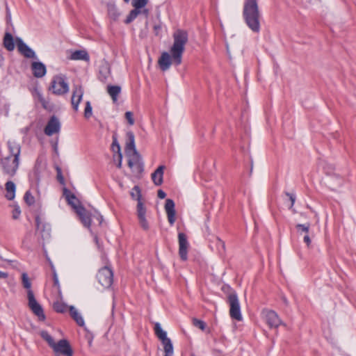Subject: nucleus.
I'll use <instances>...</instances> for the list:
<instances>
[{
  "label": "nucleus",
  "mask_w": 356,
  "mask_h": 356,
  "mask_svg": "<svg viewBox=\"0 0 356 356\" xmlns=\"http://www.w3.org/2000/svg\"><path fill=\"white\" fill-rule=\"evenodd\" d=\"M173 44L170 50L171 56L169 53L163 52L158 60L163 71L168 70L172 63L176 65L181 63L182 54L188 42V34L186 31L179 29L173 33Z\"/></svg>",
  "instance_id": "1"
},
{
  "label": "nucleus",
  "mask_w": 356,
  "mask_h": 356,
  "mask_svg": "<svg viewBox=\"0 0 356 356\" xmlns=\"http://www.w3.org/2000/svg\"><path fill=\"white\" fill-rule=\"evenodd\" d=\"M8 147L10 156L1 158L0 165L4 175L8 177H13L15 175L19 168L21 147L17 143L9 140Z\"/></svg>",
  "instance_id": "2"
},
{
  "label": "nucleus",
  "mask_w": 356,
  "mask_h": 356,
  "mask_svg": "<svg viewBox=\"0 0 356 356\" xmlns=\"http://www.w3.org/2000/svg\"><path fill=\"white\" fill-rule=\"evenodd\" d=\"M127 137L128 141L126 143L125 154L128 158V165L134 172L140 174L143 170V166L140 155L136 149L134 134L128 131Z\"/></svg>",
  "instance_id": "3"
},
{
  "label": "nucleus",
  "mask_w": 356,
  "mask_h": 356,
  "mask_svg": "<svg viewBox=\"0 0 356 356\" xmlns=\"http://www.w3.org/2000/svg\"><path fill=\"white\" fill-rule=\"evenodd\" d=\"M243 17L248 26L254 32L260 30V13L257 0H246L244 3Z\"/></svg>",
  "instance_id": "4"
},
{
  "label": "nucleus",
  "mask_w": 356,
  "mask_h": 356,
  "mask_svg": "<svg viewBox=\"0 0 356 356\" xmlns=\"http://www.w3.org/2000/svg\"><path fill=\"white\" fill-rule=\"evenodd\" d=\"M22 282L23 286L27 289V298L29 301V307L33 313L38 317L40 321L45 319V315L41 305L35 298L34 293L31 290V282L26 273L22 274Z\"/></svg>",
  "instance_id": "5"
},
{
  "label": "nucleus",
  "mask_w": 356,
  "mask_h": 356,
  "mask_svg": "<svg viewBox=\"0 0 356 356\" xmlns=\"http://www.w3.org/2000/svg\"><path fill=\"white\" fill-rule=\"evenodd\" d=\"M227 302L229 305L230 317L238 321L243 319L238 298L235 291H232L227 296Z\"/></svg>",
  "instance_id": "6"
},
{
  "label": "nucleus",
  "mask_w": 356,
  "mask_h": 356,
  "mask_svg": "<svg viewBox=\"0 0 356 356\" xmlns=\"http://www.w3.org/2000/svg\"><path fill=\"white\" fill-rule=\"evenodd\" d=\"M155 334L157 337L161 340L165 355L164 356H172L173 355V346L171 340L167 337L166 332L163 330L161 327V325L159 323H156L154 326Z\"/></svg>",
  "instance_id": "7"
},
{
  "label": "nucleus",
  "mask_w": 356,
  "mask_h": 356,
  "mask_svg": "<svg viewBox=\"0 0 356 356\" xmlns=\"http://www.w3.org/2000/svg\"><path fill=\"white\" fill-rule=\"evenodd\" d=\"M134 190L136 191L137 195V216L138 218L139 224L143 229L147 230L149 229V224L145 218L146 208L145 207L143 203L141 201L140 188L136 186L134 187Z\"/></svg>",
  "instance_id": "8"
},
{
  "label": "nucleus",
  "mask_w": 356,
  "mask_h": 356,
  "mask_svg": "<svg viewBox=\"0 0 356 356\" xmlns=\"http://www.w3.org/2000/svg\"><path fill=\"white\" fill-rule=\"evenodd\" d=\"M49 89L55 95H63L68 92L69 86L64 76L59 75L53 78Z\"/></svg>",
  "instance_id": "9"
},
{
  "label": "nucleus",
  "mask_w": 356,
  "mask_h": 356,
  "mask_svg": "<svg viewBox=\"0 0 356 356\" xmlns=\"http://www.w3.org/2000/svg\"><path fill=\"white\" fill-rule=\"evenodd\" d=\"M97 277L99 284L105 288H108L113 283V272L108 267L100 269Z\"/></svg>",
  "instance_id": "10"
},
{
  "label": "nucleus",
  "mask_w": 356,
  "mask_h": 356,
  "mask_svg": "<svg viewBox=\"0 0 356 356\" xmlns=\"http://www.w3.org/2000/svg\"><path fill=\"white\" fill-rule=\"evenodd\" d=\"M83 88L80 84L73 86L72 95L71 98V104L75 111H79V104L81 102L83 96Z\"/></svg>",
  "instance_id": "11"
},
{
  "label": "nucleus",
  "mask_w": 356,
  "mask_h": 356,
  "mask_svg": "<svg viewBox=\"0 0 356 356\" xmlns=\"http://www.w3.org/2000/svg\"><path fill=\"white\" fill-rule=\"evenodd\" d=\"M262 315L266 320V323L271 328H277L281 325L282 321L276 312L273 310L264 309Z\"/></svg>",
  "instance_id": "12"
},
{
  "label": "nucleus",
  "mask_w": 356,
  "mask_h": 356,
  "mask_svg": "<svg viewBox=\"0 0 356 356\" xmlns=\"http://www.w3.org/2000/svg\"><path fill=\"white\" fill-rule=\"evenodd\" d=\"M178 241L179 257L183 261H186L188 258V249L189 247L186 235L184 233H179Z\"/></svg>",
  "instance_id": "13"
},
{
  "label": "nucleus",
  "mask_w": 356,
  "mask_h": 356,
  "mask_svg": "<svg viewBox=\"0 0 356 356\" xmlns=\"http://www.w3.org/2000/svg\"><path fill=\"white\" fill-rule=\"evenodd\" d=\"M51 348L56 353H60L65 356H72V350L69 342L65 339H61L58 343H55Z\"/></svg>",
  "instance_id": "14"
},
{
  "label": "nucleus",
  "mask_w": 356,
  "mask_h": 356,
  "mask_svg": "<svg viewBox=\"0 0 356 356\" xmlns=\"http://www.w3.org/2000/svg\"><path fill=\"white\" fill-rule=\"evenodd\" d=\"M15 43L18 51L24 57L28 58H37L34 51L32 50L28 45H26L21 38H17L15 39Z\"/></svg>",
  "instance_id": "15"
},
{
  "label": "nucleus",
  "mask_w": 356,
  "mask_h": 356,
  "mask_svg": "<svg viewBox=\"0 0 356 356\" xmlns=\"http://www.w3.org/2000/svg\"><path fill=\"white\" fill-rule=\"evenodd\" d=\"M60 124L58 119L55 116H52L44 128V134L50 136L54 134H58L60 131Z\"/></svg>",
  "instance_id": "16"
},
{
  "label": "nucleus",
  "mask_w": 356,
  "mask_h": 356,
  "mask_svg": "<svg viewBox=\"0 0 356 356\" xmlns=\"http://www.w3.org/2000/svg\"><path fill=\"white\" fill-rule=\"evenodd\" d=\"M175 207V204L174 201L171 199H167L165 204V210L167 214L168 220L171 225H172L176 220V211Z\"/></svg>",
  "instance_id": "17"
},
{
  "label": "nucleus",
  "mask_w": 356,
  "mask_h": 356,
  "mask_svg": "<svg viewBox=\"0 0 356 356\" xmlns=\"http://www.w3.org/2000/svg\"><path fill=\"white\" fill-rule=\"evenodd\" d=\"M31 70L34 76L37 78H42L46 74V67L41 62H33L31 64Z\"/></svg>",
  "instance_id": "18"
},
{
  "label": "nucleus",
  "mask_w": 356,
  "mask_h": 356,
  "mask_svg": "<svg viewBox=\"0 0 356 356\" xmlns=\"http://www.w3.org/2000/svg\"><path fill=\"white\" fill-rule=\"evenodd\" d=\"M76 213L79 216L83 225L86 227H90L91 225V216L89 212L83 207L82 208H78Z\"/></svg>",
  "instance_id": "19"
},
{
  "label": "nucleus",
  "mask_w": 356,
  "mask_h": 356,
  "mask_svg": "<svg viewBox=\"0 0 356 356\" xmlns=\"http://www.w3.org/2000/svg\"><path fill=\"white\" fill-rule=\"evenodd\" d=\"M35 223L37 230L40 232L42 238L43 239L49 238L50 236V229L49 225L42 223L39 216L35 218Z\"/></svg>",
  "instance_id": "20"
},
{
  "label": "nucleus",
  "mask_w": 356,
  "mask_h": 356,
  "mask_svg": "<svg viewBox=\"0 0 356 356\" xmlns=\"http://www.w3.org/2000/svg\"><path fill=\"white\" fill-rule=\"evenodd\" d=\"M165 166L160 165L152 175L153 182L156 186H160L163 183V175Z\"/></svg>",
  "instance_id": "21"
},
{
  "label": "nucleus",
  "mask_w": 356,
  "mask_h": 356,
  "mask_svg": "<svg viewBox=\"0 0 356 356\" xmlns=\"http://www.w3.org/2000/svg\"><path fill=\"white\" fill-rule=\"evenodd\" d=\"M69 310L72 318L76 321V323L79 326L83 327L85 325V322L78 310L74 306H70Z\"/></svg>",
  "instance_id": "22"
},
{
  "label": "nucleus",
  "mask_w": 356,
  "mask_h": 356,
  "mask_svg": "<svg viewBox=\"0 0 356 356\" xmlns=\"http://www.w3.org/2000/svg\"><path fill=\"white\" fill-rule=\"evenodd\" d=\"M111 70L109 64L104 62L99 67V79L102 81H105L110 75Z\"/></svg>",
  "instance_id": "23"
},
{
  "label": "nucleus",
  "mask_w": 356,
  "mask_h": 356,
  "mask_svg": "<svg viewBox=\"0 0 356 356\" xmlns=\"http://www.w3.org/2000/svg\"><path fill=\"white\" fill-rule=\"evenodd\" d=\"M15 189H16V186H15V184H14V182H13L12 181H8L6 182V197L8 200H12L15 198Z\"/></svg>",
  "instance_id": "24"
},
{
  "label": "nucleus",
  "mask_w": 356,
  "mask_h": 356,
  "mask_svg": "<svg viewBox=\"0 0 356 356\" xmlns=\"http://www.w3.org/2000/svg\"><path fill=\"white\" fill-rule=\"evenodd\" d=\"M3 46L8 51L15 49V42L13 35L10 33H6L3 37Z\"/></svg>",
  "instance_id": "25"
},
{
  "label": "nucleus",
  "mask_w": 356,
  "mask_h": 356,
  "mask_svg": "<svg viewBox=\"0 0 356 356\" xmlns=\"http://www.w3.org/2000/svg\"><path fill=\"white\" fill-rule=\"evenodd\" d=\"M70 59L88 60L89 56L88 53L84 50H77L71 54Z\"/></svg>",
  "instance_id": "26"
},
{
  "label": "nucleus",
  "mask_w": 356,
  "mask_h": 356,
  "mask_svg": "<svg viewBox=\"0 0 356 356\" xmlns=\"http://www.w3.org/2000/svg\"><path fill=\"white\" fill-rule=\"evenodd\" d=\"M107 92L111 97L113 102H116L118 96L121 92V88L118 86H108Z\"/></svg>",
  "instance_id": "27"
},
{
  "label": "nucleus",
  "mask_w": 356,
  "mask_h": 356,
  "mask_svg": "<svg viewBox=\"0 0 356 356\" xmlns=\"http://www.w3.org/2000/svg\"><path fill=\"white\" fill-rule=\"evenodd\" d=\"M296 228L297 229V233L300 236H302L305 234H307L309 232L310 229V224H298L296 225Z\"/></svg>",
  "instance_id": "28"
},
{
  "label": "nucleus",
  "mask_w": 356,
  "mask_h": 356,
  "mask_svg": "<svg viewBox=\"0 0 356 356\" xmlns=\"http://www.w3.org/2000/svg\"><path fill=\"white\" fill-rule=\"evenodd\" d=\"M67 200L69 204H70L73 207V209L75 210L76 212L77 211L78 208L83 207L82 206L78 204V200H77L76 197H75V195L73 194H70V195H67Z\"/></svg>",
  "instance_id": "29"
},
{
  "label": "nucleus",
  "mask_w": 356,
  "mask_h": 356,
  "mask_svg": "<svg viewBox=\"0 0 356 356\" xmlns=\"http://www.w3.org/2000/svg\"><path fill=\"white\" fill-rule=\"evenodd\" d=\"M108 13L109 17L113 20H116L120 15V13L115 5L108 6Z\"/></svg>",
  "instance_id": "30"
},
{
  "label": "nucleus",
  "mask_w": 356,
  "mask_h": 356,
  "mask_svg": "<svg viewBox=\"0 0 356 356\" xmlns=\"http://www.w3.org/2000/svg\"><path fill=\"white\" fill-rule=\"evenodd\" d=\"M40 334L41 337L48 343L51 348L54 345L55 341L54 339L47 331L42 330L40 332Z\"/></svg>",
  "instance_id": "31"
},
{
  "label": "nucleus",
  "mask_w": 356,
  "mask_h": 356,
  "mask_svg": "<svg viewBox=\"0 0 356 356\" xmlns=\"http://www.w3.org/2000/svg\"><path fill=\"white\" fill-rule=\"evenodd\" d=\"M111 149H112V151L114 153H117L118 155H119L120 154H122L120 144L118 143L117 138L115 135L113 136V143L111 145Z\"/></svg>",
  "instance_id": "32"
},
{
  "label": "nucleus",
  "mask_w": 356,
  "mask_h": 356,
  "mask_svg": "<svg viewBox=\"0 0 356 356\" xmlns=\"http://www.w3.org/2000/svg\"><path fill=\"white\" fill-rule=\"evenodd\" d=\"M148 3V0H132V6L135 9L139 10V9L145 7Z\"/></svg>",
  "instance_id": "33"
},
{
  "label": "nucleus",
  "mask_w": 356,
  "mask_h": 356,
  "mask_svg": "<svg viewBox=\"0 0 356 356\" xmlns=\"http://www.w3.org/2000/svg\"><path fill=\"white\" fill-rule=\"evenodd\" d=\"M54 309L58 313H63L66 311L67 305L60 302H56L54 304Z\"/></svg>",
  "instance_id": "34"
},
{
  "label": "nucleus",
  "mask_w": 356,
  "mask_h": 356,
  "mask_svg": "<svg viewBox=\"0 0 356 356\" xmlns=\"http://www.w3.org/2000/svg\"><path fill=\"white\" fill-rule=\"evenodd\" d=\"M92 108L91 104L89 101L86 102V107L84 110V117L87 119L90 118L92 114Z\"/></svg>",
  "instance_id": "35"
},
{
  "label": "nucleus",
  "mask_w": 356,
  "mask_h": 356,
  "mask_svg": "<svg viewBox=\"0 0 356 356\" xmlns=\"http://www.w3.org/2000/svg\"><path fill=\"white\" fill-rule=\"evenodd\" d=\"M139 13H140V10H138L134 8V10H132L130 12V13H129V16L127 17L125 22L127 24L130 23L133 19H134L139 15Z\"/></svg>",
  "instance_id": "36"
},
{
  "label": "nucleus",
  "mask_w": 356,
  "mask_h": 356,
  "mask_svg": "<svg viewBox=\"0 0 356 356\" xmlns=\"http://www.w3.org/2000/svg\"><path fill=\"white\" fill-rule=\"evenodd\" d=\"M193 324L194 326L199 327L201 330H204L206 328V323L197 318H193Z\"/></svg>",
  "instance_id": "37"
},
{
  "label": "nucleus",
  "mask_w": 356,
  "mask_h": 356,
  "mask_svg": "<svg viewBox=\"0 0 356 356\" xmlns=\"http://www.w3.org/2000/svg\"><path fill=\"white\" fill-rule=\"evenodd\" d=\"M217 246L219 248L220 253L225 252V243L223 241H222L220 238H216Z\"/></svg>",
  "instance_id": "38"
},
{
  "label": "nucleus",
  "mask_w": 356,
  "mask_h": 356,
  "mask_svg": "<svg viewBox=\"0 0 356 356\" xmlns=\"http://www.w3.org/2000/svg\"><path fill=\"white\" fill-rule=\"evenodd\" d=\"M24 200L25 202L29 204V205H31L34 203V197L31 194L30 192L27 191L26 192L25 195H24Z\"/></svg>",
  "instance_id": "39"
},
{
  "label": "nucleus",
  "mask_w": 356,
  "mask_h": 356,
  "mask_svg": "<svg viewBox=\"0 0 356 356\" xmlns=\"http://www.w3.org/2000/svg\"><path fill=\"white\" fill-rule=\"evenodd\" d=\"M125 118L127 120L128 123L130 125H133L134 124V114L131 111H127L125 113Z\"/></svg>",
  "instance_id": "40"
},
{
  "label": "nucleus",
  "mask_w": 356,
  "mask_h": 356,
  "mask_svg": "<svg viewBox=\"0 0 356 356\" xmlns=\"http://www.w3.org/2000/svg\"><path fill=\"white\" fill-rule=\"evenodd\" d=\"M35 97L36 98L38 99V100L42 104V106L45 108L46 107V102L43 97V96L42 95V94L38 92V91H36L35 92Z\"/></svg>",
  "instance_id": "41"
},
{
  "label": "nucleus",
  "mask_w": 356,
  "mask_h": 356,
  "mask_svg": "<svg viewBox=\"0 0 356 356\" xmlns=\"http://www.w3.org/2000/svg\"><path fill=\"white\" fill-rule=\"evenodd\" d=\"M21 213V211L18 207H16L13 211V218L17 219Z\"/></svg>",
  "instance_id": "42"
},
{
  "label": "nucleus",
  "mask_w": 356,
  "mask_h": 356,
  "mask_svg": "<svg viewBox=\"0 0 356 356\" xmlns=\"http://www.w3.org/2000/svg\"><path fill=\"white\" fill-rule=\"evenodd\" d=\"M324 170H325L326 174L331 175L333 170V166L331 165H326V166L324 167Z\"/></svg>",
  "instance_id": "43"
},
{
  "label": "nucleus",
  "mask_w": 356,
  "mask_h": 356,
  "mask_svg": "<svg viewBox=\"0 0 356 356\" xmlns=\"http://www.w3.org/2000/svg\"><path fill=\"white\" fill-rule=\"evenodd\" d=\"M303 239H304V242L305 243H307V246L309 247V244H310V242H311V240H310V237L309 236V234H305L304 236H303Z\"/></svg>",
  "instance_id": "44"
},
{
  "label": "nucleus",
  "mask_w": 356,
  "mask_h": 356,
  "mask_svg": "<svg viewBox=\"0 0 356 356\" xmlns=\"http://www.w3.org/2000/svg\"><path fill=\"white\" fill-rule=\"evenodd\" d=\"M286 195L289 197V200H290V201L291 202L290 207H292L293 204H294V202H295V197L293 195H291V194H290L289 193H286Z\"/></svg>",
  "instance_id": "45"
},
{
  "label": "nucleus",
  "mask_w": 356,
  "mask_h": 356,
  "mask_svg": "<svg viewBox=\"0 0 356 356\" xmlns=\"http://www.w3.org/2000/svg\"><path fill=\"white\" fill-rule=\"evenodd\" d=\"M122 155L120 154L118 155V168H120L122 167Z\"/></svg>",
  "instance_id": "46"
},
{
  "label": "nucleus",
  "mask_w": 356,
  "mask_h": 356,
  "mask_svg": "<svg viewBox=\"0 0 356 356\" xmlns=\"http://www.w3.org/2000/svg\"><path fill=\"white\" fill-rule=\"evenodd\" d=\"M165 196H166V194H165V193L163 191H162V190H159L158 191V197L159 198L163 199V198L165 197Z\"/></svg>",
  "instance_id": "47"
},
{
  "label": "nucleus",
  "mask_w": 356,
  "mask_h": 356,
  "mask_svg": "<svg viewBox=\"0 0 356 356\" xmlns=\"http://www.w3.org/2000/svg\"><path fill=\"white\" fill-rule=\"evenodd\" d=\"M8 277V274L6 272L0 271V279H6Z\"/></svg>",
  "instance_id": "48"
},
{
  "label": "nucleus",
  "mask_w": 356,
  "mask_h": 356,
  "mask_svg": "<svg viewBox=\"0 0 356 356\" xmlns=\"http://www.w3.org/2000/svg\"><path fill=\"white\" fill-rule=\"evenodd\" d=\"M6 10H7L6 19H7V22H8L11 20V15H10V10H8V8H6Z\"/></svg>",
  "instance_id": "49"
},
{
  "label": "nucleus",
  "mask_w": 356,
  "mask_h": 356,
  "mask_svg": "<svg viewBox=\"0 0 356 356\" xmlns=\"http://www.w3.org/2000/svg\"><path fill=\"white\" fill-rule=\"evenodd\" d=\"M34 175L35 176V179L38 180V168L37 166L35 167Z\"/></svg>",
  "instance_id": "50"
},
{
  "label": "nucleus",
  "mask_w": 356,
  "mask_h": 356,
  "mask_svg": "<svg viewBox=\"0 0 356 356\" xmlns=\"http://www.w3.org/2000/svg\"><path fill=\"white\" fill-rule=\"evenodd\" d=\"M131 196L132 197V198L137 200L136 191H134V188L132 189V191L131 192Z\"/></svg>",
  "instance_id": "51"
},
{
  "label": "nucleus",
  "mask_w": 356,
  "mask_h": 356,
  "mask_svg": "<svg viewBox=\"0 0 356 356\" xmlns=\"http://www.w3.org/2000/svg\"><path fill=\"white\" fill-rule=\"evenodd\" d=\"M97 220H98L99 222V224L101 225L102 222V220H103V218L102 216H100L99 214H97Z\"/></svg>",
  "instance_id": "52"
},
{
  "label": "nucleus",
  "mask_w": 356,
  "mask_h": 356,
  "mask_svg": "<svg viewBox=\"0 0 356 356\" xmlns=\"http://www.w3.org/2000/svg\"><path fill=\"white\" fill-rule=\"evenodd\" d=\"M336 178L339 181L338 184L340 185L341 184V179L339 176H337V175L336 176Z\"/></svg>",
  "instance_id": "53"
},
{
  "label": "nucleus",
  "mask_w": 356,
  "mask_h": 356,
  "mask_svg": "<svg viewBox=\"0 0 356 356\" xmlns=\"http://www.w3.org/2000/svg\"><path fill=\"white\" fill-rule=\"evenodd\" d=\"M54 282H55V284H57L58 283V279L56 277V275H54Z\"/></svg>",
  "instance_id": "54"
},
{
  "label": "nucleus",
  "mask_w": 356,
  "mask_h": 356,
  "mask_svg": "<svg viewBox=\"0 0 356 356\" xmlns=\"http://www.w3.org/2000/svg\"><path fill=\"white\" fill-rule=\"evenodd\" d=\"M160 29V26H154V29L155 30H158Z\"/></svg>",
  "instance_id": "55"
},
{
  "label": "nucleus",
  "mask_w": 356,
  "mask_h": 356,
  "mask_svg": "<svg viewBox=\"0 0 356 356\" xmlns=\"http://www.w3.org/2000/svg\"><path fill=\"white\" fill-rule=\"evenodd\" d=\"M124 1L128 2V1H129V0H124Z\"/></svg>",
  "instance_id": "56"
}]
</instances>
